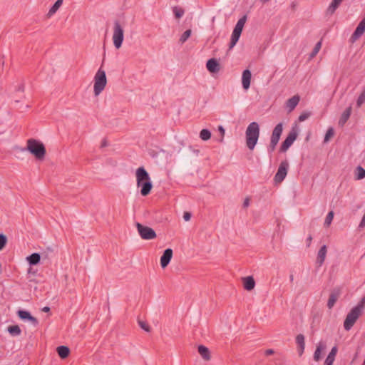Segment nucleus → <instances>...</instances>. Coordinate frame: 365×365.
Returning a JSON list of instances; mask_svg holds the SVG:
<instances>
[{"instance_id":"nucleus-1","label":"nucleus","mask_w":365,"mask_h":365,"mask_svg":"<svg viewBox=\"0 0 365 365\" xmlns=\"http://www.w3.org/2000/svg\"><path fill=\"white\" fill-rule=\"evenodd\" d=\"M21 150L22 151H29L38 160H43L46 154V150L43 143L34 138L28 139L26 141V147Z\"/></svg>"},{"instance_id":"nucleus-2","label":"nucleus","mask_w":365,"mask_h":365,"mask_svg":"<svg viewBox=\"0 0 365 365\" xmlns=\"http://www.w3.org/2000/svg\"><path fill=\"white\" fill-rule=\"evenodd\" d=\"M365 308V296L361 299L356 306L348 313L344 322V327L346 331L350 330L359 317L362 314Z\"/></svg>"},{"instance_id":"nucleus-3","label":"nucleus","mask_w":365,"mask_h":365,"mask_svg":"<svg viewBox=\"0 0 365 365\" xmlns=\"http://www.w3.org/2000/svg\"><path fill=\"white\" fill-rule=\"evenodd\" d=\"M246 144L250 150H253L259 136V126L257 122H252L247 128Z\"/></svg>"},{"instance_id":"nucleus-4","label":"nucleus","mask_w":365,"mask_h":365,"mask_svg":"<svg viewBox=\"0 0 365 365\" xmlns=\"http://www.w3.org/2000/svg\"><path fill=\"white\" fill-rule=\"evenodd\" d=\"M107 83L105 71L101 67L96 72L94 77V93L98 96L105 88Z\"/></svg>"},{"instance_id":"nucleus-5","label":"nucleus","mask_w":365,"mask_h":365,"mask_svg":"<svg viewBox=\"0 0 365 365\" xmlns=\"http://www.w3.org/2000/svg\"><path fill=\"white\" fill-rule=\"evenodd\" d=\"M298 131H299V128H298L297 124L295 123L292 125L291 130L288 133L285 140L282 143L280 148H279L280 153H284L289 148V147L293 144V143L297 138Z\"/></svg>"},{"instance_id":"nucleus-6","label":"nucleus","mask_w":365,"mask_h":365,"mask_svg":"<svg viewBox=\"0 0 365 365\" xmlns=\"http://www.w3.org/2000/svg\"><path fill=\"white\" fill-rule=\"evenodd\" d=\"M135 226L139 235L143 240H150L156 238V232L153 228L143 225L140 222H136Z\"/></svg>"},{"instance_id":"nucleus-7","label":"nucleus","mask_w":365,"mask_h":365,"mask_svg":"<svg viewBox=\"0 0 365 365\" xmlns=\"http://www.w3.org/2000/svg\"><path fill=\"white\" fill-rule=\"evenodd\" d=\"M124 38L123 29L118 21L114 23V31L113 35V44L118 49L121 47Z\"/></svg>"},{"instance_id":"nucleus-8","label":"nucleus","mask_w":365,"mask_h":365,"mask_svg":"<svg viewBox=\"0 0 365 365\" xmlns=\"http://www.w3.org/2000/svg\"><path fill=\"white\" fill-rule=\"evenodd\" d=\"M288 168V161L287 160L282 161L274 178L276 183H280L284 180L287 174Z\"/></svg>"},{"instance_id":"nucleus-9","label":"nucleus","mask_w":365,"mask_h":365,"mask_svg":"<svg viewBox=\"0 0 365 365\" xmlns=\"http://www.w3.org/2000/svg\"><path fill=\"white\" fill-rule=\"evenodd\" d=\"M365 31V17L359 22L355 31L351 36L350 40L353 43L358 40Z\"/></svg>"},{"instance_id":"nucleus-10","label":"nucleus","mask_w":365,"mask_h":365,"mask_svg":"<svg viewBox=\"0 0 365 365\" xmlns=\"http://www.w3.org/2000/svg\"><path fill=\"white\" fill-rule=\"evenodd\" d=\"M135 175L137 183L145 182L151 180L148 173L144 167L138 168L136 170Z\"/></svg>"},{"instance_id":"nucleus-11","label":"nucleus","mask_w":365,"mask_h":365,"mask_svg":"<svg viewBox=\"0 0 365 365\" xmlns=\"http://www.w3.org/2000/svg\"><path fill=\"white\" fill-rule=\"evenodd\" d=\"M17 315L21 320L31 322L34 326H37L38 324V319L33 317L29 311L19 309L17 312Z\"/></svg>"},{"instance_id":"nucleus-12","label":"nucleus","mask_w":365,"mask_h":365,"mask_svg":"<svg viewBox=\"0 0 365 365\" xmlns=\"http://www.w3.org/2000/svg\"><path fill=\"white\" fill-rule=\"evenodd\" d=\"M25 85L24 83L19 84L15 89L14 93L12 94L11 98L14 99L15 103H19L22 100L26 98L24 95Z\"/></svg>"},{"instance_id":"nucleus-13","label":"nucleus","mask_w":365,"mask_h":365,"mask_svg":"<svg viewBox=\"0 0 365 365\" xmlns=\"http://www.w3.org/2000/svg\"><path fill=\"white\" fill-rule=\"evenodd\" d=\"M173 255V252L171 248H167L164 250L160 257V266L163 269H165L169 264L172 259Z\"/></svg>"},{"instance_id":"nucleus-14","label":"nucleus","mask_w":365,"mask_h":365,"mask_svg":"<svg viewBox=\"0 0 365 365\" xmlns=\"http://www.w3.org/2000/svg\"><path fill=\"white\" fill-rule=\"evenodd\" d=\"M341 294V289L339 287L334 288L330 293L329 297L327 302V307L329 309H331L336 301L338 300Z\"/></svg>"},{"instance_id":"nucleus-15","label":"nucleus","mask_w":365,"mask_h":365,"mask_svg":"<svg viewBox=\"0 0 365 365\" xmlns=\"http://www.w3.org/2000/svg\"><path fill=\"white\" fill-rule=\"evenodd\" d=\"M206 67L207 71L212 73H217L220 70V65L218 61L215 58L207 60Z\"/></svg>"},{"instance_id":"nucleus-16","label":"nucleus","mask_w":365,"mask_h":365,"mask_svg":"<svg viewBox=\"0 0 365 365\" xmlns=\"http://www.w3.org/2000/svg\"><path fill=\"white\" fill-rule=\"evenodd\" d=\"M283 131V123H279L272 130L270 141L278 143Z\"/></svg>"},{"instance_id":"nucleus-17","label":"nucleus","mask_w":365,"mask_h":365,"mask_svg":"<svg viewBox=\"0 0 365 365\" xmlns=\"http://www.w3.org/2000/svg\"><path fill=\"white\" fill-rule=\"evenodd\" d=\"M137 186L140 187V194L144 197L148 195L153 188L151 180L145 182L137 183Z\"/></svg>"},{"instance_id":"nucleus-18","label":"nucleus","mask_w":365,"mask_h":365,"mask_svg":"<svg viewBox=\"0 0 365 365\" xmlns=\"http://www.w3.org/2000/svg\"><path fill=\"white\" fill-rule=\"evenodd\" d=\"M252 73L249 69H245L242 72V84L245 90H247L250 86Z\"/></svg>"},{"instance_id":"nucleus-19","label":"nucleus","mask_w":365,"mask_h":365,"mask_svg":"<svg viewBox=\"0 0 365 365\" xmlns=\"http://www.w3.org/2000/svg\"><path fill=\"white\" fill-rule=\"evenodd\" d=\"M296 343L297 344V351L299 356H301L305 349L304 336L302 334H298L296 336Z\"/></svg>"},{"instance_id":"nucleus-20","label":"nucleus","mask_w":365,"mask_h":365,"mask_svg":"<svg viewBox=\"0 0 365 365\" xmlns=\"http://www.w3.org/2000/svg\"><path fill=\"white\" fill-rule=\"evenodd\" d=\"M327 252V247L324 245L321 247V248L319 249V250L318 251V253H317V263L319 264V266H322L323 264V263L325 260V258H326Z\"/></svg>"},{"instance_id":"nucleus-21","label":"nucleus","mask_w":365,"mask_h":365,"mask_svg":"<svg viewBox=\"0 0 365 365\" xmlns=\"http://www.w3.org/2000/svg\"><path fill=\"white\" fill-rule=\"evenodd\" d=\"M300 98L298 95L294 96L287 101L286 106L289 112L292 111L297 107Z\"/></svg>"},{"instance_id":"nucleus-22","label":"nucleus","mask_w":365,"mask_h":365,"mask_svg":"<svg viewBox=\"0 0 365 365\" xmlns=\"http://www.w3.org/2000/svg\"><path fill=\"white\" fill-rule=\"evenodd\" d=\"M244 289L247 291H251L255 288V281L252 276H247L243 279Z\"/></svg>"},{"instance_id":"nucleus-23","label":"nucleus","mask_w":365,"mask_h":365,"mask_svg":"<svg viewBox=\"0 0 365 365\" xmlns=\"http://www.w3.org/2000/svg\"><path fill=\"white\" fill-rule=\"evenodd\" d=\"M351 110H352V108L350 106L348 108H346V110L342 113V114L339 118V125L340 126H344L345 125V123L347 122V120H349V118L351 114Z\"/></svg>"},{"instance_id":"nucleus-24","label":"nucleus","mask_w":365,"mask_h":365,"mask_svg":"<svg viewBox=\"0 0 365 365\" xmlns=\"http://www.w3.org/2000/svg\"><path fill=\"white\" fill-rule=\"evenodd\" d=\"M26 259L31 266L36 265L40 262L41 255L40 253L34 252L26 257Z\"/></svg>"},{"instance_id":"nucleus-25","label":"nucleus","mask_w":365,"mask_h":365,"mask_svg":"<svg viewBox=\"0 0 365 365\" xmlns=\"http://www.w3.org/2000/svg\"><path fill=\"white\" fill-rule=\"evenodd\" d=\"M326 349V344L323 342H319L316 347V350L314 353V360L319 361L322 359V352Z\"/></svg>"},{"instance_id":"nucleus-26","label":"nucleus","mask_w":365,"mask_h":365,"mask_svg":"<svg viewBox=\"0 0 365 365\" xmlns=\"http://www.w3.org/2000/svg\"><path fill=\"white\" fill-rule=\"evenodd\" d=\"M198 353L202 358L205 361H209L211 359L210 351L207 347L204 345H199L197 347Z\"/></svg>"},{"instance_id":"nucleus-27","label":"nucleus","mask_w":365,"mask_h":365,"mask_svg":"<svg viewBox=\"0 0 365 365\" xmlns=\"http://www.w3.org/2000/svg\"><path fill=\"white\" fill-rule=\"evenodd\" d=\"M56 352L62 359H66L70 354V349L67 346L61 345L56 348Z\"/></svg>"},{"instance_id":"nucleus-28","label":"nucleus","mask_w":365,"mask_h":365,"mask_svg":"<svg viewBox=\"0 0 365 365\" xmlns=\"http://www.w3.org/2000/svg\"><path fill=\"white\" fill-rule=\"evenodd\" d=\"M43 262H49L51 257L53 256V250L48 247L46 250L40 253Z\"/></svg>"},{"instance_id":"nucleus-29","label":"nucleus","mask_w":365,"mask_h":365,"mask_svg":"<svg viewBox=\"0 0 365 365\" xmlns=\"http://www.w3.org/2000/svg\"><path fill=\"white\" fill-rule=\"evenodd\" d=\"M343 1L344 0H332L327 10V13L332 15Z\"/></svg>"},{"instance_id":"nucleus-30","label":"nucleus","mask_w":365,"mask_h":365,"mask_svg":"<svg viewBox=\"0 0 365 365\" xmlns=\"http://www.w3.org/2000/svg\"><path fill=\"white\" fill-rule=\"evenodd\" d=\"M7 331L12 336H17L21 334V329L19 325L9 326Z\"/></svg>"},{"instance_id":"nucleus-31","label":"nucleus","mask_w":365,"mask_h":365,"mask_svg":"<svg viewBox=\"0 0 365 365\" xmlns=\"http://www.w3.org/2000/svg\"><path fill=\"white\" fill-rule=\"evenodd\" d=\"M241 34L239 32L232 31L231 35V40L229 45V50L232 49L237 43L240 39Z\"/></svg>"},{"instance_id":"nucleus-32","label":"nucleus","mask_w":365,"mask_h":365,"mask_svg":"<svg viewBox=\"0 0 365 365\" xmlns=\"http://www.w3.org/2000/svg\"><path fill=\"white\" fill-rule=\"evenodd\" d=\"M62 4L63 0H57L49 9L47 14V16L51 17V16H53L58 11V9L60 8Z\"/></svg>"},{"instance_id":"nucleus-33","label":"nucleus","mask_w":365,"mask_h":365,"mask_svg":"<svg viewBox=\"0 0 365 365\" xmlns=\"http://www.w3.org/2000/svg\"><path fill=\"white\" fill-rule=\"evenodd\" d=\"M173 11L175 18L178 19H180L184 15L185 13V10L182 8L177 6L173 8Z\"/></svg>"},{"instance_id":"nucleus-34","label":"nucleus","mask_w":365,"mask_h":365,"mask_svg":"<svg viewBox=\"0 0 365 365\" xmlns=\"http://www.w3.org/2000/svg\"><path fill=\"white\" fill-rule=\"evenodd\" d=\"M200 138L203 140H208L211 138V132L208 129H202L200 133Z\"/></svg>"},{"instance_id":"nucleus-35","label":"nucleus","mask_w":365,"mask_h":365,"mask_svg":"<svg viewBox=\"0 0 365 365\" xmlns=\"http://www.w3.org/2000/svg\"><path fill=\"white\" fill-rule=\"evenodd\" d=\"M365 178V170L361 166L356 168V179L361 180Z\"/></svg>"},{"instance_id":"nucleus-36","label":"nucleus","mask_w":365,"mask_h":365,"mask_svg":"<svg viewBox=\"0 0 365 365\" xmlns=\"http://www.w3.org/2000/svg\"><path fill=\"white\" fill-rule=\"evenodd\" d=\"M337 351H338L337 346H333L326 359L334 361Z\"/></svg>"},{"instance_id":"nucleus-37","label":"nucleus","mask_w":365,"mask_h":365,"mask_svg":"<svg viewBox=\"0 0 365 365\" xmlns=\"http://www.w3.org/2000/svg\"><path fill=\"white\" fill-rule=\"evenodd\" d=\"M334 212L331 210V211H329L325 218V221H324V226L325 227H329L332 220H333V218H334Z\"/></svg>"},{"instance_id":"nucleus-38","label":"nucleus","mask_w":365,"mask_h":365,"mask_svg":"<svg viewBox=\"0 0 365 365\" xmlns=\"http://www.w3.org/2000/svg\"><path fill=\"white\" fill-rule=\"evenodd\" d=\"M138 324L139 327L142 329H143L145 331H146V332L150 331V327L146 322L140 320V319H138Z\"/></svg>"},{"instance_id":"nucleus-39","label":"nucleus","mask_w":365,"mask_h":365,"mask_svg":"<svg viewBox=\"0 0 365 365\" xmlns=\"http://www.w3.org/2000/svg\"><path fill=\"white\" fill-rule=\"evenodd\" d=\"M192 34V31L190 29L186 30L180 36V42L181 43H185L190 36Z\"/></svg>"},{"instance_id":"nucleus-40","label":"nucleus","mask_w":365,"mask_h":365,"mask_svg":"<svg viewBox=\"0 0 365 365\" xmlns=\"http://www.w3.org/2000/svg\"><path fill=\"white\" fill-rule=\"evenodd\" d=\"M365 102V88H364L361 93L358 97V99L356 101V106L358 108H360L361 105Z\"/></svg>"},{"instance_id":"nucleus-41","label":"nucleus","mask_w":365,"mask_h":365,"mask_svg":"<svg viewBox=\"0 0 365 365\" xmlns=\"http://www.w3.org/2000/svg\"><path fill=\"white\" fill-rule=\"evenodd\" d=\"M322 47V42L319 41L314 46L312 51L310 53V58H314L319 51Z\"/></svg>"},{"instance_id":"nucleus-42","label":"nucleus","mask_w":365,"mask_h":365,"mask_svg":"<svg viewBox=\"0 0 365 365\" xmlns=\"http://www.w3.org/2000/svg\"><path fill=\"white\" fill-rule=\"evenodd\" d=\"M6 243L7 237L4 234H0V251L6 247Z\"/></svg>"},{"instance_id":"nucleus-43","label":"nucleus","mask_w":365,"mask_h":365,"mask_svg":"<svg viewBox=\"0 0 365 365\" xmlns=\"http://www.w3.org/2000/svg\"><path fill=\"white\" fill-rule=\"evenodd\" d=\"M334 128H329L325 134L324 141V142L329 141V139L334 135Z\"/></svg>"},{"instance_id":"nucleus-44","label":"nucleus","mask_w":365,"mask_h":365,"mask_svg":"<svg viewBox=\"0 0 365 365\" xmlns=\"http://www.w3.org/2000/svg\"><path fill=\"white\" fill-rule=\"evenodd\" d=\"M311 115V113L309 112H303L300 114L298 118L299 121L302 122L307 120Z\"/></svg>"},{"instance_id":"nucleus-45","label":"nucleus","mask_w":365,"mask_h":365,"mask_svg":"<svg viewBox=\"0 0 365 365\" xmlns=\"http://www.w3.org/2000/svg\"><path fill=\"white\" fill-rule=\"evenodd\" d=\"M246 21H247V16H246V15H245V16H243L242 17H241V18L238 20V21L237 22V24H236L243 28V27H244V26H245V24Z\"/></svg>"},{"instance_id":"nucleus-46","label":"nucleus","mask_w":365,"mask_h":365,"mask_svg":"<svg viewBox=\"0 0 365 365\" xmlns=\"http://www.w3.org/2000/svg\"><path fill=\"white\" fill-rule=\"evenodd\" d=\"M277 143L275 142L270 141L269 146L267 147V150L269 153H272L277 146Z\"/></svg>"},{"instance_id":"nucleus-47","label":"nucleus","mask_w":365,"mask_h":365,"mask_svg":"<svg viewBox=\"0 0 365 365\" xmlns=\"http://www.w3.org/2000/svg\"><path fill=\"white\" fill-rule=\"evenodd\" d=\"M191 216H192L191 213L188 212H185L183 214V218L185 221L190 220L191 218Z\"/></svg>"},{"instance_id":"nucleus-48","label":"nucleus","mask_w":365,"mask_h":365,"mask_svg":"<svg viewBox=\"0 0 365 365\" xmlns=\"http://www.w3.org/2000/svg\"><path fill=\"white\" fill-rule=\"evenodd\" d=\"M250 205V198L246 197L243 202L242 207L243 208H247Z\"/></svg>"},{"instance_id":"nucleus-49","label":"nucleus","mask_w":365,"mask_h":365,"mask_svg":"<svg viewBox=\"0 0 365 365\" xmlns=\"http://www.w3.org/2000/svg\"><path fill=\"white\" fill-rule=\"evenodd\" d=\"M242 30H243V28L240 26H238V25H237V24L235 25V28L233 29L234 31L239 32L240 34H242Z\"/></svg>"},{"instance_id":"nucleus-50","label":"nucleus","mask_w":365,"mask_h":365,"mask_svg":"<svg viewBox=\"0 0 365 365\" xmlns=\"http://www.w3.org/2000/svg\"><path fill=\"white\" fill-rule=\"evenodd\" d=\"M218 130L220 133L222 138H223V136L225 135V132L224 128L222 125H220L218 127Z\"/></svg>"},{"instance_id":"nucleus-51","label":"nucleus","mask_w":365,"mask_h":365,"mask_svg":"<svg viewBox=\"0 0 365 365\" xmlns=\"http://www.w3.org/2000/svg\"><path fill=\"white\" fill-rule=\"evenodd\" d=\"M334 361L326 359L324 365H333Z\"/></svg>"},{"instance_id":"nucleus-52","label":"nucleus","mask_w":365,"mask_h":365,"mask_svg":"<svg viewBox=\"0 0 365 365\" xmlns=\"http://www.w3.org/2000/svg\"><path fill=\"white\" fill-rule=\"evenodd\" d=\"M274 350H273V349H267V350L265 351V355H266V356L272 355V354H274Z\"/></svg>"},{"instance_id":"nucleus-53","label":"nucleus","mask_w":365,"mask_h":365,"mask_svg":"<svg viewBox=\"0 0 365 365\" xmlns=\"http://www.w3.org/2000/svg\"><path fill=\"white\" fill-rule=\"evenodd\" d=\"M28 273L35 275L36 273V271H34L32 267H29L28 269Z\"/></svg>"},{"instance_id":"nucleus-54","label":"nucleus","mask_w":365,"mask_h":365,"mask_svg":"<svg viewBox=\"0 0 365 365\" xmlns=\"http://www.w3.org/2000/svg\"><path fill=\"white\" fill-rule=\"evenodd\" d=\"M312 240V235H309L307 239V246L309 247L311 244V242Z\"/></svg>"},{"instance_id":"nucleus-55","label":"nucleus","mask_w":365,"mask_h":365,"mask_svg":"<svg viewBox=\"0 0 365 365\" xmlns=\"http://www.w3.org/2000/svg\"><path fill=\"white\" fill-rule=\"evenodd\" d=\"M42 311H43V312H50V307H44L42 309Z\"/></svg>"},{"instance_id":"nucleus-56","label":"nucleus","mask_w":365,"mask_h":365,"mask_svg":"<svg viewBox=\"0 0 365 365\" xmlns=\"http://www.w3.org/2000/svg\"><path fill=\"white\" fill-rule=\"evenodd\" d=\"M107 146V141L106 140H103L101 143V147H106Z\"/></svg>"},{"instance_id":"nucleus-57","label":"nucleus","mask_w":365,"mask_h":365,"mask_svg":"<svg viewBox=\"0 0 365 365\" xmlns=\"http://www.w3.org/2000/svg\"><path fill=\"white\" fill-rule=\"evenodd\" d=\"M289 279H290V282H293V280H294V276H293V274H291V275L289 276Z\"/></svg>"},{"instance_id":"nucleus-58","label":"nucleus","mask_w":365,"mask_h":365,"mask_svg":"<svg viewBox=\"0 0 365 365\" xmlns=\"http://www.w3.org/2000/svg\"><path fill=\"white\" fill-rule=\"evenodd\" d=\"M358 357V353L356 352L354 356L353 361H354Z\"/></svg>"},{"instance_id":"nucleus-59","label":"nucleus","mask_w":365,"mask_h":365,"mask_svg":"<svg viewBox=\"0 0 365 365\" xmlns=\"http://www.w3.org/2000/svg\"><path fill=\"white\" fill-rule=\"evenodd\" d=\"M2 273V268H1V264L0 263V274Z\"/></svg>"},{"instance_id":"nucleus-60","label":"nucleus","mask_w":365,"mask_h":365,"mask_svg":"<svg viewBox=\"0 0 365 365\" xmlns=\"http://www.w3.org/2000/svg\"><path fill=\"white\" fill-rule=\"evenodd\" d=\"M362 365H365V359H364V361Z\"/></svg>"}]
</instances>
